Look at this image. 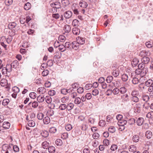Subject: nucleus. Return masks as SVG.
<instances>
[{
  "mask_svg": "<svg viewBox=\"0 0 153 153\" xmlns=\"http://www.w3.org/2000/svg\"><path fill=\"white\" fill-rule=\"evenodd\" d=\"M37 117L39 120H42L44 117V115L42 113H39L37 114Z\"/></svg>",
  "mask_w": 153,
  "mask_h": 153,
  "instance_id": "nucleus-41",
  "label": "nucleus"
},
{
  "mask_svg": "<svg viewBox=\"0 0 153 153\" xmlns=\"http://www.w3.org/2000/svg\"><path fill=\"white\" fill-rule=\"evenodd\" d=\"M69 100L68 96H65L62 97L60 99L61 102L63 103H66Z\"/></svg>",
  "mask_w": 153,
  "mask_h": 153,
  "instance_id": "nucleus-17",
  "label": "nucleus"
},
{
  "mask_svg": "<svg viewBox=\"0 0 153 153\" xmlns=\"http://www.w3.org/2000/svg\"><path fill=\"white\" fill-rule=\"evenodd\" d=\"M31 7L30 4L29 2H27L24 5V8L25 10H29Z\"/></svg>",
  "mask_w": 153,
  "mask_h": 153,
  "instance_id": "nucleus-31",
  "label": "nucleus"
},
{
  "mask_svg": "<svg viewBox=\"0 0 153 153\" xmlns=\"http://www.w3.org/2000/svg\"><path fill=\"white\" fill-rule=\"evenodd\" d=\"M122 101L123 102H127L129 101V96L128 94H125L121 96Z\"/></svg>",
  "mask_w": 153,
  "mask_h": 153,
  "instance_id": "nucleus-5",
  "label": "nucleus"
},
{
  "mask_svg": "<svg viewBox=\"0 0 153 153\" xmlns=\"http://www.w3.org/2000/svg\"><path fill=\"white\" fill-rule=\"evenodd\" d=\"M27 124L30 127H33L35 125L34 121L32 120H29L27 122Z\"/></svg>",
  "mask_w": 153,
  "mask_h": 153,
  "instance_id": "nucleus-38",
  "label": "nucleus"
},
{
  "mask_svg": "<svg viewBox=\"0 0 153 153\" xmlns=\"http://www.w3.org/2000/svg\"><path fill=\"white\" fill-rule=\"evenodd\" d=\"M92 87V85L91 84H87L85 87V88L87 90H89Z\"/></svg>",
  "mask_w": 153,
  "mask_h": 153,
  "instance_id": "nucleus-60",
  "label": "nucleus"
},
{
  "mask_svg": "<svg viewBox=\"0 0 153 153\" xmlns=\"http://www.w3.org/2000/svg\"><path fill=\"white\" fill-rule=\"evenodd\" d=\"M144 120L143 118L142 117H140L138 118L137 121V125L139 126H141L144 122Z\"/></svg>",
  "mask_w": 153,
  "mask_h": 153,
  "instance_id": "nucleus-16",
  "label": "nucleus"
},
{
  "mask_svg": "<svg viewBox=\"0 0 153 153\" xmlns=\"http://www.w3.org/2000/svg\"><path fill=\"white\" fill-rule=\"evenodd\" d=\"M105 121L103 120H100L99 122V125L100 126L103 127L105 125Z\"/></svg>",
  "mask_w": 153,
  "mask_h": 153,
  "instance_id": "nucleus-59",
  "label": "nucleus"
},
{
  "mask_svg": "<svg viewBox=\"0 0 153 153\" xmlns=\"http://www.w3.org/2000/svg\"><path fill=\"white\" fill-rule=\"evenodd\" d=\"M41 134L43 137H47L49 135V133L46 131H42L41 133Z\"/></svg>",
  "mask_w": 153,
  "mask_h": 153,
  "instance_id": "nucleus-27",
  "label": "nucleus"
},
{
  "mask_svg": "<svg viewBox=\"0 0 153 153\" xmlns=\"http://www.w3.org/2000/svg\"><path fill=\"white\" fill-rule=\"evenodd\" d=\"M49 131L51 133H54L56 131V129L55 127H53L50 128Z\"/></svg>",
  "mask_w": 153,
  "mask_h": 153,
  "instance_id": "nucleus-52",
  "label": "nucleus"
},
{
  "mask_svg": "<svg viewBox=\"0 0 153 153\" xmlns=\"http://www.w3.org/2000/svg\"><path fill=\"white\" fill-rule=\"evenodd\" d=\"M129 150L130 151L134 152L136 150V147L134 145H131L130 146Z\"/></svg>",
  "mask_w": 153,
  "mask_h": 153,
  "instance_id": "nucleus-53",
  "label": "nucleus"
},
{
  "mask_svg": "<svg viewBox=\"0 0 153 153\" xmlns=\"http://www.w3.org/2000/svg\"><path fill=\"white\" fill-rule=\"evenodd\" d=\"M10 126V123L8 122H4L3 124V127L4 129L9 128Z\"/></svg>",
  "mask_w": 153,
  "mask_h": 153,
  "instance_id": "nucleus-14",
  "label": "nucleus"
},
{
  "mask_svg": "<svg viewBox=\"0 0 153 153\" xmlns=\"http://www.w3.org/2000/svg\"><path fill=\"white\" fill-rule=\"evenodd\" d=\"M37 91L40 94H43L46 92V89L44 87H41L38 89Z\"/></svg>",
  "mask_w": 153,
  "mask_h": 153,
  "instance_id": "nucleus-22",
  "label": "nucleus"
},
{
  "mask_svg": "<svg viewBox=\"0 0 153 153\" xmlns=\"http://www.w3.org/2000/svg\"><path fill=\"white\" fill-rule=\"evenodd\" d=\"M79 5L83 8H85L87 7L88 4L86 1L82 0L79 3Z\"/></svg>",
  "mask_w": 153,
  "mask_h": 153,
  "instance_id": "nucleus-12",
  "label": "nucleus"
},
{
  "mask_svg": "<svg viewBox=\"0 0 153 153\" xmlns=\"http://www.w3.org/2000/svg\"><path fill=\"white\" fill-rule=\"evenodd\" d=\"M71 45L73 49L75 50H77L79 48V44L77 41H74L72 43Z\"/></svg>",
  "mask_w": 153,
  "mask_h": 153,
  "instance_id": "nucleus-6",
  "label": "nucleus"
},
{
  "mask_svg": "<svg viewBox=\"0 0 153 153\" xmlns=\"http://www.w3.org/2000/svg\"><path fill=\"white\" fill-rule=\"evenodd\" d=\"M72 31L74 34L76 35H78L79 34L80 30L77 28L74 27L72 29Z\"/></svg>",
  "mask_w": 153,
  "mask_h": 153,
  "instance_id": "nucleus-19",
  "label": "nucleus"
},
{
  "mask_svg": "<svg viewBox=\"0 0 153 153\" xmlns=\"http://www.w3.org/2000/svg\"><path fill=\"white\" fill-rule=\"evenodd\" d=\"M2 149L4 151H5L4 153L11 152L13 151V144H4L2 146Z\"/></svg>",
  "mask_w": 153,
  "mask_h": 153,
  "instance_id": "nucleus-1",
  "label": "nucleus"
},
{
  "mask_svg": "<svg viewBox=\"0 0 153 153\" xmlns=\"http://www.w3.org/2000/svg\"><path fill=\"white\" fill-rule=\"evenodd\" d=\"M59 49L62 52H64L66 50L65 48L63 45H58Z\"/></svg>",
  "mask_w": 153,
  "mask_h": 153,
  "instance_id": "nucleus-39",
  "label": "nucleus"
},
{
  "mask_svg": "<svg viewBox=\"0 0 153 153\" xmlns=\"http://www.w3.org/2000/svg\"><path fill=\"white\" fill-rule=\"evenodd\" d=\"M148 68H144L141 69L140 73L141 76V78H140V80H141L143 79V78H144L143 77L148 72Z\"/></svg>",
  "mask_w": 153,
  "mask_h": 153,
  "instance_id": "nucleus-4",
  "label": "nucleus"
},
{
  "mask_svg": "<svg viewBox=\"0 0 153 153\" xmlns=\"http://www.w3.org/2000/svg\"><path fill=\"white\" fill-rule=\"evenodd\" d=\"M142 63L144 64L148 63L150 61L149 58L147 56H143L141 59Z\"/></svg>",
  "mask_w": 153,
  "mask_h": 153,
  "instance_id": "nucleus-10",
  "label": "nucleus"
},
{
  "mask_svg": "<svg viewBox=\"0 0 153 153\" xmlns=\"http://www.w3.org/2000/svg\"><path fill=\"white\" fill-rule=\"evenodd\" d=\"M121 78L123 81H126L128 79V76L127 74H124L122 75Z\"/></svg>",
  "mask_w": 153,
  "mask_h": 153,
  "instance_id": "nucleus-35",
  "label": "nucleus"
},
{
  "mask_svg": "<svg viewBox=\"0 0 153 153\" xmlns=\"http://www.w3.org/2000/svg\"><path fill=\"white\" fill-rule=\"evenodd\" d=\"M12 66L11 64H7L6 65V67L7 71L8 72H10L12 71Z\"/></svg>",
  "mask_w": 153,
  "mask_h": 153,
  "instance_id": "nucleus-45",
  "label": "nucleus"
},
{
  "mask_svg": "<svg viewBox=\"0 0 153 153\" xmlns=\"http://www.w3.org/2000/svg\"><path fill=\"white\" fill-rule=\"evenodd\" d=\"M139 62V60L137 58H134L133 59L132 61L131 62V65L133 67L136 66L138 64Z\"/></svg>",
  "mask_w": 153,
  "mask_h": 153,
  "instance_id": "nucleus-20",
  "label": "nucleus"
},
{
  "mask_svg": "<svg viewBox=\"0 0 153 153\" xmlns=\"http://www.w3.org/2000/svg\"><path fill=\"white\" fill-rule=\"evenodd\" d=\"M72 15V13L70 11L65 12L64 14L65 17L66 19H69L71 18Z\"/></svg>",
  "mask_w": 153,
  "mask_h": 153,
  "instance_id": "nucleus-7",
  "label": "nucleus"
},
{
  "mask_svg": "<svg viewBox=\"0 0 153 153\" xmlns=\"http://www.w3.org/2000/svg\"><path fill=\"white\" fill-rule=\"evenodd\" d=\"M112 93L114 95H117L119 93L120 91L119 89L117 88H115L112 90Z\"/></svg>",
  "mask_w": 153,
  "mask_h": 153,
  "instance_id": "nucleus-46",
  "label": "nucleus"
},
{
  "mask_svg": "<svg viewBox=\"0 0 153 153\" xmlns=\"http://www.w3.org/2000/svg\"><path fill=\"white\" fill-rule=\"evenodd\" d=\"M64 30L65 32L68 33L71 30V28L70 25H66L64 27Z\"/></svg>",
  "mask_w": 153,
  "mask_h": 153,
  "instance_id": "nucleus-24",
  "label": "nucleus"
},
{
  "mask_svg": "<svg viewBox=\"0 0 153 153\" xmlns=\"http://www.w3.org/2000/svg\"><path fill=\"white\" fill-rule=\"evenodd\" d=\"M51 6L52 7L56 9H59L61 7V4L59 1H56L51 3Z\"/></svg>",
  "mask_w": 153,
  "mask_h": 153,
  "instance_id": "nucleus-3",
  "label": "nucleus"
},
{
  "mask_svg": "<svg viewBox=\"0 0 153 153\" xmlns=\"http://www.w3.org/2000/svg\"><path fill=\"white\" fill-rule=\"evenodd\" d=\"M77 41L79 44L81 45H83L85 43V39L81 37H78L77 38Z\"/></svg>",
  "mask_w": 153,
  "mask_h": 153,
  "instance_id": "nucleus-13",
  "label": "nucleus"
},
{
  "mask_svg": "<svg viewBox=\"0 0 153 153\" xmlns=\"http://www.w3.org/2000/svg\"><path fill=\"white\" fill-rule=\"evenodd\" d=\"M29 96L31 99H34L36 97V94L34 92H31L29 94Z\"/></svg>",
  "mask_w": 153,
  "mask_h": 153,
  "instance_id": "nucleus-49",
  "label": "nucleus"
},
{
  "mask_svg": "<svg viewBox=\"0 0 153 153\" xmlns=\"http://www.w3.org/2000/svg\"><path fill=\"white\" fill-rule=\"evenodd\" d=\"M49 146V143L47 141H44L42 143V146L44 149H47Z\"/></svg>",
  "mask_w": 153,
  "mask_h": 153,
  "instance_id": "nucleus-28",
  "label": "nucleus"
},
{
  "mask_svg": "<svg viewBox=\"0 0 153 153\" xmlns=\"http://www.w3.org/2000/svg\"><path fill=\"white\" fill-rule=\"evenodd\" d=\"M13 150L15 152H18L19 150V149L17 145L13 146Z\"/></svg>",
  "mask_w": 153,
  "mask_h": 153,
  "instance_id": "nucleus-58",
  "label": "nucleus"
},
{
  "mask_svg": "<svg viewBox=\"0 0 153 153\" xmlns=\"http://www.w3.org/2000/svg\"><path fill=\"white\" fill-rule=\"evenodd\" d=\"M4 2L6 5L9 6L12 3L13 1L12 0H5Z\"/></svg>",
  "mask_w": 153,
  "mask_h": 153,
  "instance_id": "nucleus-57",
  "label": "nucleus"
},
{
  "mask_svg": "<svg viewBox=\"0 0 153 153\" xmlns=\"http://www.w3.org/2000/svg\"><path fill=\"white\" fill-rule=\"evenodd\" d=\"M142 99L144 101L147 102L149 100V96L145 95L142 97Z\"/></svg>",
  "mask_w": 153,
  "mask_h": 153,
  "instance_id": "nucleus-55",
  "label": "nucleus"
},
{
  "mask_svg": "<svg viewBox=\"0 0 153 153\" xmlns=\"http://www.w3.org/2000/svg\"><path fill=\"white\" fill-rule=\"evenodd\" d=\"M92 94L94 96H96L99 93V91L97 89H94L92 91Z\"/></svg>",
  "mask_w": 153,
  "mask_h": 153,
  "instance_id": "nucleus-62",
  "label": "nucleus"
},
{
  "mask_svg": "<svg viewBox=\"0 0 153 153\" xmlns=\"http://www.w3.org/2000/svg\"><path fill=\"white\" fill-rule=\"evenodd\" d=\"M108 131L111 133H113L115 131V128L114 126H111L108 129Z\"/></svg>",
  "mask_w": 153,
  "mask_h": 153,
  "instance_id": "nucleus-56",
  "label": "nucleus"
},
{
  "mask_svg": "<svg viewBox=\"0 0 153 153\" xmlns=\"http://www.w3.org/2000/svg\"><path fill=\"white\" fill-rule=\"evenodd\" d=\"M53 62L52 60H49L47 62V65L49 67H51L53 65Z\"/></svg>",
  "mask_w": 153,
  "mask_h": 153,
  "instance_id": "nucleus-63",
  "label": "nucleus"
},
{
  "mask_svg": "<svg viewBox=\"0 0 153 153\" xmlns=\"http://www.w3.org/2000/svg\"><path fill=\"white\" fill-rule=\"evenodd\" d=\"M127 123V121L124 120H120L118 121V124L119 126H124Z\"/></svg>",
  "mask_w": 153,
  "mask_h": 153,
  "instance_id": "nucleus-21",
  "label": "nucleus"
},
{
  "mask_svg": "<svg viewBox=\"0 0 153 153\" xmlns=\"http://www.w3.org/2000/svg\"><path fill=\"white\" fill-rule=\"evenodd\" d=\"M150 55V53L149 51H142L139 53V55L141 56H149Z\"/></svg>",
  "mask_w": 153,
  "mask_h": 153,
  "instance_id": "nucleus-9",
  "label": "nucleus"
},
{
  "mask_svg": "<svg viewBox=\"0 0 153 153\" xmlns=\"http://www.w3.org/2000/svg\"><path fill=\"white\" fill-rule=\"evenodd\" d=\"M81 102L80 98L79 97H76L75 98L74 102L76 104H80Z\"/></svg>",
  "mask_w": 153,
  "mask_h": 153,
  "instance_id": "nucleus-50",
  "label": "nucleus"
},
{
  "mask_svg": "<svg viewBox=\"0 0 153 153\" xmlns=\"http://www.w3.org/2000/svg\"><path fill=\"white\" fill-rule=\"evenodd\" d=\"M62 4L65 6H68L70 3L69 0H61Z\"/></svg>",
  "mask_w": 153,
  "mask_h": 153,
  "instance_id": "nucleus-30",
  "label": "nucleus"
},
{
  "mask_svg": "<svg viewBox=\"0 0 153 153\" xmlns=\"http://www.w3.org/2000/svg\"><path fill=\"white\" fill-rule=\"evenodd\" d=\"M141 104L139 103H137L135 105L134 108V112L137 114L140 113L141 111Z\"/></svg>",
  "mask_w": 153,
  "mask_h": 153,
  "instance_id": "nucleus-2",
  "label": "nucleus"
},
{
  "mask_svg": "<svg viewBox=\"0 0 153 153\" xmlns=\"http://www.w3.org/2000/svg\"><path fill=\"white\" fill-rule=\"evenodd\" d=\"M112 75L115 77H117L119 74V72L118 69L113 70L112 72Z\"/></svg>",
  "mask_w": 153,
  "mask_h": 153,
  "instance_id": "nucleus-33",
  "label": "nucleus"
},
{
  "mask_svg": "<svg viewBox=\"0 0 153 153\" xmlns=\"http://www.w3.org/2000/svg\"><path fill=\"white\" fill-rule=\"evenodd\" d=\"M43 120L44 123L45 124H48L50 122V118L48 116H46L43 119Z\"/></svg>",
  "mask_w": 153,
  "mask_h": 153,
  "instance_id": "nucleus-18",
  "label": "nucleus"
},
{
  "mask_svg": "<svg viewBox=\"0 0 153 153\" xmlns=\"http://www.w3.org/2000/svg\"><path fill=\"white\" fill-rule=\"evenodd\" d=\"M119 90L120 92L122 94H124L126 91V89L124 87H121Z\"/></svg>",
  "mask_w": 153,
  "mask_h": 153,
  "instance_id": "nucleus-44",
  "label": "nucleus"
},
{
  "mask_svg": "<svg viewBox=\"0 0 153 153\" xmlns=\"http://www.w3.org/2000/svg\"><path fill=\"white\" fill-rule=\"evenodd\" d=\"M7 84V81L5 79H2L1 81L0 84L2 86L4 87Z\"/></svg>",
  "mask_w": 153,
  "mask_h": 153,
  "instance_id": "nucleus-42",
  "label": "nucleus"
},
{
  "mask_svg": "<svg viewBox=\"0 0 153 153\" xmlns=\"http://www.w3.org/2000/svg\"><path fill=\"white\" fill-rule=\"evenodd\" d=\"M11 65L12 66V67L14 68H16L19 65V62L16 60H14L11 63Z\"/></svg>",
  "mask_w": 153,
  "mask_h": 153,
  "instance_id": "nucleus-25",
  "label": "nucleus"
},
{
  "mask_svg": "<svg viewBox=\"0 0 153 153\" xmlns=\"http://www.w3.org/2000/svg\"><path fill=\"white\" fill-rule=\"evenodd\" d=\"M9 102L10 101L8 99H6L4 100L3 101L2 104L3 105H6L8 104Z\"/></svg>",
  "mask_w": 153,
  "mask_h": 153,
  "instance_id": "nucleus-54",
  "label": "nucleus"
},
{
  "mask_svg": "<svg viewBox=\"0 0 153 153\" xmlns=\"http://www.w3.org/2000/svg\"><path fill=\"white\" fill-rule=\"evenodd\" d=\"M139 96H138L132 97L131 98V100L134 102H138L139 101Z\"/></svg>",
  "mask_w": 153,
  "mask_h": 153,
  "instance_id": "nucleus-40",
  "label": "nucleus"
},
{
  "mask_svg": "<svg viewBox=\"0 0 153 153\" xmlns=\"http://www.w3.org/2000/svg\"><path fill=\"white\" fill-rule=\"evenodd\" d=\"M49 73V71L48 70H46L43 71L42 73V75L44 76H47Z\"/></svg>",
  "mask_w": 153,
  "mask_h": 153,
  "instance_id": "nucleus-61",
  "label": "nucleus"
},
{
  "mask_svg": "<svg viewBox=\"0 0 153 153\" xmlns=\"http://www.w3.org/2000/svg\"><path fill=\"white\" fill-rule=\"evenodd\" d=\"M16 25V24L15 22H10L8 24V27L10 29L12 30L13 28L15 27Z\"/></svg>",
  "mask_w": 153,
  "mask_h": 153,
  "instance_id": "nucleus-11",
  "label": "nucleus"
},
{
  "mask_svg": "<svg viewBox=\"0 0 153 153\" xmlns=\"http://www.w3.org/2000/svg\"><path fill=\"white\" fill-rule=\"evenodd\" d=\"M37 99L39 102H42L44 101L45 98L44 96L40 95L37 97Z\"/></svg>",
  "mask_w": 153,
  "mask_h": 153,
  "instance_id": "nucleus-15",
  "label": "nucleus"
},
{
  "mask_svg": "<svg viewBox=\"0 0 153 153\" xmlns=\"http://www.w3.org/2000/svg\"><path fill=\"white\" fill-rule=\"evenodd\" d=\"M55 144L57 146H60L62 143V140L60 139H57L55 141Z\"/></svg>",
  "mask_w": 153,
  "mask_h": 153,
  "instance_id": "nucleus-47",
  "label": "nucleus"
},
{
  "mask_svg": "<svg viewBox=\"0 0 153 153\" xmlns=\"http://www.w3.org/2000/svg\"><path fill=\"white\" fill-rule=\"evenodd\" d=\"M84 91V89L82 87H79L77 89V92L80 94L82 93Z\"/></svg>",
  "mask_w": 153,
  "mask_h": 153,
  "instance_id": "nucleus-64",
  "label": "nucleus"
},
{
  "mask_svg": "<svg viewBox=\"0 0 153 153\" xmlns=\"http://www.w3.org/2000/svg\"><path fill=\"white\" fill-rule=\"evenodd\" d=\"M72 128V126L69 124H68L66 125L65 126V129L68 131H69Z\"/></svg>",
  "mask_w": 153,
  "mask_h": 153,
  "instance_id": "nucleus-51",
  "label": "nucleus"
},
{
  "mask_svg": "<svg viewBox=\"0 0 153 153\" xmlns=\"http://www.w3.org/2000/svg\"><path fill=\"white\" fill-rule=\"evenodd\" d=\"M152 132L150 131L149 130L146 132V136L147 138L150 139L152 137Z\"/></svg>",
  "mask_w": 153,
  "mask_h": 153,
  "instance_id": "nucleus-26",
  "label": "nucleus"
},
{
  "mask_svg": "<svg viewBox=\"0 0 153 153\" xmlns=\"http://www.w3.org/2000/svg\"><path fill=\"white\" fill-rule=\"evenodd\" d=\"M67 107V110L68 111H70L74 107V104L71 102H70L67 105H66Z\"/></svg>",
  "mask_w": 153,
  "mask_h": 153,
  "instance_id": "nucleus-29",
  "label": "nucleus"
},
{
  "mask_svg": "<svg viewBox=\"0 0 153 153\" xmlns=\"http://www.w3.org/2000/svg\"><path fill=\"white\" fill-rule=\"evenodd\" d=\"M132 140L134 142H138L139 140V137L138 135H136L132 137Z\"/></svg>",
  "mask_w": 153,
  "mask_h": 153,
  "instance_id": "nucleus-36",
  "label": "nucleus"
},
{
  "mask_svg": "<svg viewBox=\"0 0 153 153\" xmlns=\"http://www.w3.org/2000/svg\"><path fill=\"white\" fill-rule=\"evenodd\" d=\"M146 85L147 87L153 85V81L151 79H149L145 82Z\"/></svg>",
  "mask_w": 153,
  "mask_h": 153,
  "instance_id": "nucleus-23",
  "label": "nucleus"
},
{
  "mask_svg": "<svg viewBox=\"0 0 153 153\" xmlns=\"http://www.w3.org/2000/svg\"><path fill=\"white\" fill-rule=\"evenodd\" d=\"M67 106L65 104H61L59 106V108L61 110H63L67 109Z\"/></svg>",
  "mask_w": 153,
  "mask_h": 153,
  "instance_id": "nucleus-37",
  "label": "nucleus"
},
{
  "mask_svg": "<svg viewBox=\"0 0 153 153\" xmlns=\"http://www.w3.org/2000/svg\"><path fill=\"white\" fill-rule=\"evenodd\" d=\"M48 151L50 153H54L55 151V147L52 146H51L48 148Z\"/></svg>",
  "mask_w": 153,
  "mask_h": 153,
  "instance_id": "nucleus-32",
  "label": "nucleus"
},
{
  "mask_svg": "<svg viewBox=\"0 0 153 153\" xmlns=\"http://www.w3.org/2000/svg\"><path fill=\"white\" fill-rule=\"evenodd\" d=\"M113 79V77L111 76H108L106 79V81L108 83H111Z\"/></svg>",
  "mask_w": 153,
  "mask_h": 153,
  "instance_id": "nucleus-43",
  "label": "nucleus"
},
{
  "mask_svg": "<svg viewBox=\"0 0 153 153\" xmlns=\"http://www.w3.org/2000/svg\"><path fill=\"white\" fill-rule=\"evenodd\" d=\"M13 91H14L15 92L12 94V96L13 97L15 98H16L17 96L16 93H18L19 92V88L17 87H14V88H13Z\"/></svg>",
  "mask_w": 153,
  "mask_h": 153,
  "instance_id": "nucleus-8",
  "label": "nucleus"
},
{
  "mask_svg": "<svg viewBox=\"0 0 153 153\" xmlns=\"http://www.w3.org/2000/svg\"><path fill=\"white\" fill-rule=\"evenodd\" d=\"M132 83L134 84H136L138 83L139 82V80L138 78L136 77H134L132 80Z\"/></svg>",
  "mask_w": 153,
  "mask_h": 153,
  "instance_id": "nucleus-48",
  "label": "nucleus"
},
{
  "mask_svg": "<svg viewBox=\"0 0 153 153\" xmlns=\"http://www.w3.org/2000/svg\"><path fill=\"white\" fill-rule=\"evenodd\" d=\"M45 99L46 102L48 104H50L52 101V98L50 96H47Z\"/></svg>",
  "mask_w": 153,
  "mask_h": 153,
  "instance_id": "nucleus-34",
  "label": "nucleus"
}]
</instances>
